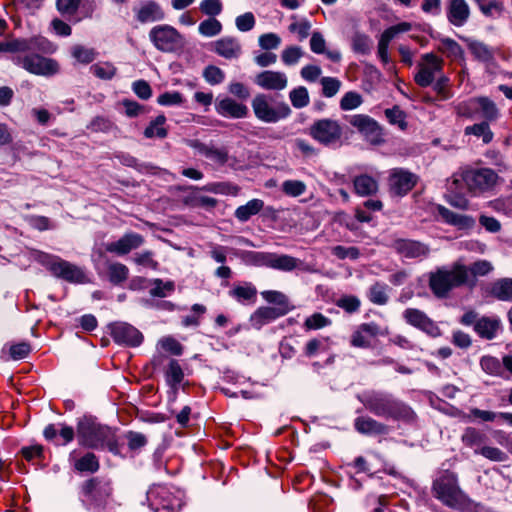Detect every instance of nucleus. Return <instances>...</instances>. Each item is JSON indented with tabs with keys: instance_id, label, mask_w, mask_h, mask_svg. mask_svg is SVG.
<instances>
[{
	"instance_id": "14",
	"label": "nucleus",
	"mask_w": 512,
	"mask_h": 512,
	"mask_svg": "<svg viewBox=\"0 0 512 512\" xmlns=\"http://www.w3.org/2000/svg\"><path fill=\"white\" fill-rule=\"evenodd\" d=\"M347 121L356 128L364 138L373 145L384 142L381 126L371 117L356 114L347 117Z\"/></svg>"
},
{
	"instance_id": "51",
	"label": "nucleus",
	"mask_w": 512,
	"mask_h": 512,
	"mask_svg": "<svg viewBox=\"0 0 512 512\" xmlns=\"http://www.w3.org/2000/svg\"><path fill=\"white\" fill-rule=\"evenodd\" d=\"M388 286L384 283H375L369 289V299L377 305H385L388 302Z\"/></svg>"
},
{
	"instance_id": "15",
	"label": "nucleus",
	"mask_w": 512,
	"mask_h": 512,
	"mask_svg": "<svg viewBox=\"0 0 512 512\" xmlns=\"http://www.w3.org/2000/svg\"><path fill=\"white\" fill-rule=\"evenodd\" d=\"M463 180L467 188L476 193L483 192L494 187L498 180V175L489 168L475 169L466 171Z\"/></svg>"
},
{
	"instance_id": "63",
	"label": "nucleus",
	"mask_w": 512,
	"mask_h": 512,
	"mask_svg": "<svg viewBox=\"0 0 512 512\" xmlns=\"http://www.w3.org/2000/svg\"><path fill=\"white\" fill-rule=\"evenodd\" d=\"M258 44L263 50H274L280 46L281 38L276 33H265L259 36Z\"/></svg>"
},
{
	"instance_id": "19",
	"label": "nucleus",
	"mask_w": 512,
	"mask_h": 512,
	"mask_svg": "<svg viewBox=\"0 0 512 512\" xmlns=\"http://www.w3.org/2000/svg\"><path fill=\"white\" fill-rule=\"evenodd\" d=\"M135 19L141 24L162 21L165 12L161 5L155 0H143L133 7Z\"/></svg>"
},
{
	"instance_id": "2",
	"label": "nucleus",
	"mask_w": 512,
	"mask_h": 512,
	"mask_svg": "<svg viewBox=\"0 0 512 512\" xmlns=\"http://www.w3.org/2000/svg\"><path fill=\"white\" fill-rule=\"evenodd\" d=\"M77 438L80 445L90 449H108L119 454L115 431L92 418L84 417L77 424Z\"/></svg>"
},
{
	"instance_id": "11",
	"label": "nucleus",
	"mask_w": 512,
	"mask_h": 512,
	"mask_svg": "<svg viewBox=\"0 0 512 512\" xmlns=\"http://www.w3.org/2000/svg\"><path fill=\"white\" fill-rule=\"evenodd\" d=\"M149 39L156 49L165 53L176 52L184 46V37L167 24L154 26L149 32Z\"/></svg>"
},
{
	"instance_id": "9",
	"label": "nucleus",
	"mask_w": 512,
	"mask_h": 512,
	"mask_svg": "<svg viewBox=\"0 0 512 512\" xmlns=\"http://www.w3.org/2000/svg\"><path fill=\"white\" fill-rule=\"evenodd\" d=\"M272 98L267 94H257L251 103L255 117L264 123H277L286 119L291 114V109L286 102L271 103Z\"/></svg>"
},
{
	"instance_id": "18",
	"label": "nucleus",
	"mask_w": 512,
	"mask_h": 512,
	"mask_svg": "<svg viewBox=\"0 0 512 512\" xmlns=\"http://www.w3.org/2000/svg\"><path fill=\"white\" fill-rule=\"evenodd\" d=\"M403 318L409 325L422 330L432 337H437L441 334L437 324L419 309H406L403 312Z\"/></svg>"
},
{
	"instance_id": "25",
	"label": "nucleus",
	"mask_w": 512,
	"mask_h": 512,
	"mask_svg": "<svg viewBox=\"0 0 512 512\" xmlns=\"http://www.w3.org/2000/svg\"><path fill=\"white\" fill-rule=\"evenodd\" d=\"M215 109L216 112L223 117L240 119L245 118L248 115L247 106L242 103H238L230 97L217 100Z\"/></svg>"
},
{
	"instance_id": "35",
	"label": "nucleus",
	"mask_w": 512,
	"mask_h": 512,
	"mask_svg": "<svg viewBox=\"0 0 512 512\" xmlns=\"http://www.w3.org/2000/svg\"><path fill=\"white\" fill-rule=\"evenodd\" d=\"M474 329L480 337L493 339L500 329V321L496 318L483 317L476 321Z\"/></svg>"
},
{
	"instance_id": "56",
	"label": "nucleus",
	"mask_w": 512,
	"mask_h": 512,
	"mask_svg": "<svg viewBox=\"0 0 512 512\" xmlns=\"http://www.w3.org/2000/svg\"><path fill=\"white\" fill-rule=\"evenodd\" d=\"M385 116L390 124L398 126L401 130L407 128L406 114L399 106L386 109Z\"/></svg>"
},
{
	"instance_id": "48",
	"label": "nucleus",
	"mask_w": 512,
	"mask_h": 512,
	"mask_svg": "<svg viewBox=\"0 0 512 512\" xmlns=\"http://www.w3.org/2000/svg\"><path fill=\"white\" fill-rule=\"evenodd\" d=\"M464 132L465 135H474L476 137H482L483 142L486 144L489 143L493 138V133L491 132L487 121L467 126Z\"/></svg>"
},
{
	"instance_id": "31",
	"label": "nucleus",
	"mask_w": 512,
	"mask_h": 512,
	"mask_svg": "<svg viewBox=\"0 0 512 512\" xmlns=\"http://www.w3.org/2000/svg\"><path fill=\"white\" fill-rule=\"evenodd\" d=\"M481 368L487 374L500 375L505 368L508 372H512V357L505 356L503 364L495 357L483 356L480 361Z\"/></svg>"
},
{
	"instance_id": "41",
	"label": "nucleus",
	"mask_w": 512,
	"mask_h": 512,
	"mask_svg": "<svg viewBox=\"0 0 512 512\" xmlns=\"http://www.w3.org/2000/svg\"><path fill=\"white\" fill-rule=\"evenodd\" d=\"M74 468L79 472L94 473L99 469V461L95 454L88 452L74 461Z\"/></svg>"
},
{
	"instance_id": "40",
	"label": "nucleus",
	"mask_w": 512,
	"mask_h": 512,
	"mask_svg": "<svg viewBox=\"0 0 512 512\" xmlns=\"http://www.w3.org/2000/svg\"><path fill=\"white\" fill-rule=\"evenodd\" d=\"M165 122H166V117L163 114L158 115L145 128L144 136L148 139H151V138L163 139V138H165L168 134L167 129L164 127Z\"/></svg>"
},
{
	"instance_id": "1",
	"label": "nucleus",
	"mask_w": 512,
	"mask_h": 512,
	"mask_svg": "<svg viewBox=\"0 0 512 512\" xmlns=\"http://www.w3.org/2000/svg\"><path fill=\"white\" fill-rule=\"evenodd\" d=\"M358 398L364 407L375 416L393 420L414 418L413 410L390 392L369 390Z\"/></svg>"
},
{
	"instance_id": "50",
	"label": "nucleus",
	"mask_w": 512,
	"mask_h": 512,
	"mask_svg": "<svg viewBox=\"0 0 512 512\" xmlns=\"http://www.w3.org/2000/svg\"><path fill=\"white\" fill-rule=\"evenodd\" d=\"M289 99L292 106L296 109L304 108L310 102L308 90L304 86H299L291 90L289 93Z\"/></svg>"
},
{
	"instance_id": "34",
	"label": "nucleus",
	"mask_w": 512,
	"mask_h": 512,
	"mask_svg": "<svg viewBox=\"0 0 512 512\" xmlns=\"http://www.w3.org/2000/svg\"><path fill=\"white\" fill-rule=\"evenodd\" d=\"M37 39H13L0 42V52H11L20 54L33 51L36 47Z\"/></svg>"
},
{
	"instance_id": "26",
	"label": "nucleus",
	"mask_w": 512,
	"mask_h": 512,
	"mask_svg": "<svg viewBox=\"0 0 512 512\" xmlns=\"http://www.w3.org/2000/svg\"><path fill=\"white\" fill-rule=\"evenodd\" d=\"M290 308L260 307L250 317L251 325L261 329L264 325L286 315Z\"/></svg>"
},
{
	"instance_id": "62",
	"label": "nucleus",
	"mask_w": 512,
	"mask_h": 512,
	"mask_svg": "<svg viewBox=\"0 0 512 512\" xmlns=\"http://www.w3.org/2000/svg\"><path fill=\"white\" fill-rule=\"evenodd\" d=\"M203 77L211 85H217L224 81L225 73L217 66L209 65L203 71Z\"/></svg>"
},
{
	"instance_id": "49",
	"label": "nucleus",
	"mask_w": 512,
	"mask_h": 512,
	"mask_svg": "<svg viewBox=\"0 0 512 512\" xmlns=\"http://www.w3.org/2000/svg\"><path fill=\"white\" fill-rule=\"evenodd\" d=\"M222 31V24L216 18H207L198 26V32L204 37H214Z\"/></svg>"
},
{
	"instance_id": "24",
	"label": "nucleus",
	"mask_w": 512,
	"mask_h": 512,
	"mask_svg": "<svg viewBox=\"0 0 512 512\" xmlns=\"http://www.w3.org/2000/svg\"><path fill=\"white\" fill-rule=\"evenodd\" d=\"M446 16L453 26H464L470 17L469 4L466 0H447Z\"/></svg>"
},
{
	"instance_id": "37",
	"label": "nucleus",
	"mask_w": 512,
	"mask_h": 512,
	"mask_svg": "<svg viewBox=\"0 0 512 512\" xmlns=\"http://www.w3.org/2000/svg\"><path fill=\"white\" fill-rule=\"evenodd\" d=\"M263 207L264 202L261 199H252L236 209L235 217L241 222H246L252 216L258 214Z\"/></svg>"
},
{
	"instance_id": "30",
	"label": "nucleus",
	"mask_w": 512,
	"mask_h": 512,
	"mask_svg": "<svg viewBox=\"0 0 512 512\" xmlns=\"http://www.w3.org/2000/svg\"><path fill=\"white\" fill-rule=\"evenodd\" d=\"M438 212L446 223L460 230H469L475 225V220L471 216L455 213L444 206H439Z\"/></svg>"
},
{
	"instance_id": "43",
	"label": "nucleus",
	"mask_w": 512,
	"mask_h": 512,
	"mask_svg": "<svg viewBox=\"0 0 512 512\" xmlns=\"http://www.w3.org/2000/svg\"><path fill=\"white\" fill-rule=\"evenodd\" d=\"M118 160L121 164L132 167L141 173H154L156 167L149 163L139 162L135 157L127 153H120L117 155Z\"/></svg>"
},
{
	"instance_id": "12",
	"label": "nucleus",
	"mask_w": 512,
	"mask_h": 512,
	"mask_svg": "<svg viewBox=\"0 0 512 512\" xmlns=\"http://www.w3.org/2000/svg\"><path fill=\"white\" fill-rule=\"evenodd\" d=\"M457 112L467 118H473L480 112L487 122L496 120L499 115L495 103L488 97H474L462 102L457 106Z\"/></svg>"
},
{
	"instance_id": "28",
	"label": "nucleus",
	"mask_w": 512,
	"mask_h": 512,
	"mask_svg": "<svg viewBox=\"0 0 512 512\" xmlns=\"http://www.w3.org/2000/svg\"><path fill=\"white\" fill-rule=\"evenodd\" d=\"M355 429L364 435H384L388 433V427L369 416L357 417L354 421Z\"/></svg>"
},
{
	"instance_id": "5",
	"label": "nucleus",
	"mask_w": 512,
	"mask_h": 512,
	"mask_svg": "<svg viewBox=\"0 0 512 512\" xmlns=\"http://www.w3.org/2000/svg\"><path fill=\"white\" fill-rule=\"evenodd\" d=\"M468 282V267L456 262L442 266L429 274V287L438 298H445L451 290Z\"/></svg>"
},
{
	"instance_id": "60",
	"label": "nucleus",
	"mask_w": 512,
	"mask_h": 512,
	"mask_svg": "<svg viewBox=\"0 0 512 512\" xmlns=\"http://www.w3.org/2000/svg\"><path fill=\"white\" fill-rule=\"evenodd\" d=\"M288 30L291 33L297 34V38L299 41H303L310 34L311 23L307 19H302L301 21H295L289 25Z\"/></svg>"
},
{
	"instance_id": "44",
	"label": "nucleus",
	"mask_w": 512,
	"mask_h": 512,
	"mask_svg": "<svg viewBox=\"0 0 512 512\" xmlns=\"http://www.w3.org/2000/svg\"><path fill=\"white\" fill-rule=\"evenodd\" d=\"M412 29V24L409 22H401L396 25L390 26L383 31L379 41L389 45L390 42L399 34L409 32Z\"/></svg>"
},
{
	"instance_id": "46",
	"label": "nucleus",
	"mask_w": 512,
	"mask_h": 512,
	"mask_svg": "<svg viewBox=\"0 0 512 512\" xmlns=\"http://www.w3.org/2000/svg\"><path fill=\"white\" fill-rule=\"evenodd\" d=\"M372 44L371 38L364 33L355 32L352 36V49L357 54H369L371 52Z\"/></svg>"
},
{
	"instance_id": "4",
	"label": "nucleus",
	"mask_w": 512,
	"mask_h": 512,
	"mask_svg": "<svg viewBox=\"0 0 512 512\" xmlns=\"http://www.w3.org/2000/svg\"><path fill=\"white\" fill-rule=\"evenodd\" d=\"M432 494L450 508L463 511L469 507V500L459 487L457 475L449 470L440 472L434 479Z\"/></svg>"
},
{
	"instance_id": "52",
	"label": "nucleus",
	"mask_w": 512,
	"mask_h": 512,
	"mask_svg": "<svg viewBox=\"0 0 512 512\" xmlns=\"http://www.w3.org/2000/svg\"><path fill=\"white\" fill-rule=\"evenodd\" d=\"M129 270L122 263H112L108 266V277L111 283L118 285L128 278Z\"/></svg>"
},
{
	"instance_id": "29",
	"label": "nucleus",
	"mask_w": 512,
	"mask_h": 512,
	"mask_svg": "<svg viewBox=\"0 0 512 512\" xmlns=\"http://www.w3.org/2000/svg\"><path fill=\"white\" fill-rule=\"evenodd\" d=\"M215 52L225 59H237L242 53L239 41L234 37H223L215 42Z\"/></svg>"
},
{
	"instance_id": "16",
	"label": "nucleus",
	"mask_w": 512,
	"mask_h": 512,
	"mask_svg": "<svg viewBox=\"0 0 512 512\" xmlns=\"http://www.w3.org/2000/svg\"><path fill=\"white\" fill-rule=\"evenodd\" d=\"M391 247L406 259H423L430 254V247L427 244L413 239H395Z\"/></svg>"
},
{
	"instance_id": "59",
	"label": "nucleus",
	"mask_w": 512,
	"mask_h": 512,
	"mask_svg": "<svg viewBox=\"0 0 512 512\" xmlns=\"http://www.w3.org/2000/svg\"><path fill=\"white\" fill-rule=\"evenodd\" d=\"M362 96L354 91L347 92L340 101V108L344 111L356 109L362 104Z\"/></svg>"
},
{
	"instance_id": "27",
	"label": "nucleus",
	"mask_w": 512,
	"mask_h": 512,
	"mask_svg": "<svg viewBox=\"0 0 512 512\" xmlns=\"http://www.w3.org/2000/svg\"><path fill=\"white\" fill-rule=\"evenodd\" d=\"M379 326L374 323H363L351 336V345L358 348H368L371 345L370 338L379 334Z\"/></svg>"
},
{
	"instance_id": "23",
	"label": "nucleus",
	"mask_w": 512,
	"mask_h": 512,
	"mask_svg": "<svg viewBox=\"0 0 512 512\" xmlns=\"http://www.w3.org/2000/svg\"><path fill=\"white\" fill-rule=\"evenodd\" d=\"M187 146L196 150L199 154L214 161L217 164L224 165L228 161V151L226 148H217L212 143L206 144L198 139H186Z\"/></svg>"
},
{
	"instance_id": "22",
	"label": "nucleus",
	"mask_w": 512,
	"mask_h": 512,
	"mask_svg": "<svg viewBox=\"0 0 512 512\" xmlns=\"http://www.w3.org/2000/svg\"><path fill=\"white\" fill-rule=\"evenodd\" d=\"M254 82L264 90L281 91L288 85V79L284 72L265 70L255 76Z\"/></svg>"
},
{
	"instance_id": "64",
	"label": "nucleus",
	"mask_w": 512,
	"mask_h": 512,
	"mask_svg": "<svg viewBox=\"0 0 512 512\" xmlns=\"http://www.w3.org/2000/svg\"><path fill=\"white\" fill-rule=\"evenodd\" d=\"M321 85H322V94L325 97L331 98L338 93V91L341 87V82L337 78H334V77H323L321 79Z\"/></svg>"
},
{
	"instance_id": "36",
	"label": "nucleus",
	"mask_w": 512,
	"mask_h": 512,
	"mask_svg": "<svg viewBox=\"0 0 512 512\" xmlns=\"http://www.w3.org/2000/svg\"><path fill=\"white\" fill-rule=\"evenodd\" d=\"M166 382L173 390L174 394L177 393L180 383L182 382L184 378V372L182 370V367L178 363L177 360L171 359L166 373Z\"/></svg>"
},
{
	"instance_id": "33",
	"label": "nucleus",
	"mask_w": 512,
	"mask_h": 512,
	"mask_svg": "<svg viewBox=\"0 0 512 512\" xmlns=\"http://www.w3.org/2000/svg\"><path fill=\"white\" fill-rule=\"evenodd\" d=\"M487 439L485 433L473 427L466 428L461 436L463 444L472 448L475 454L480 452L481 448L487 443Z\"/></svg>"
},
{
	"instance_id": "8",
	"label": "nucleus",
	"mask_w": 512,
	"mask_h": 512,
	"mask_svg": "<svg viewBox=\"0 0 512 512\" xmlns=\"http://www.w3.org/2000/svg\"><path fill=\"white\" fill-rule=\"evenodd\" d=\"M111 494V482L104 478L94 477L81 485L80 500L88 509H98L107 504Z\"/></svg>"
},
{
	"instance_id": "61",
	"label": "nucleus",
	"mask_w": 512,
	"mask_h": 512,
	"mask_svg": "<svg viewBox=\"0 0 512 512\" xmlns=\"http://www.w3.org/2000/svg\"><path fill=\"white\" fill-rule=\"evenodd\" d=\"M261 296L265 301L276 304V308H290L288 305V298L282 292L267 290L261 292Z\"/></svg>"
},
{
	"instance_id": "17",
	"label": "nucleus",
	"mask_w": 512,
	"mask_h": 512,
	"mask_svg": "<svg viewBox=\"0 0 512 512\" xmlns=\"http://www.w3.org/2000/svg\"><path fill=\"white\" fill-rule=\"evenodd\" d=\"M111 336L115 342L136 347L143 341L142 333L126 322H115L110 325Z\"/></svg>"
},
{
	"instance_id": "53",
	"label": "nucleus",
	"mask_w": 512,
	"mask_h": 512,
	"mask_svg": "<svg viewBox=\"0 0 512 512\" xmlns=\"http://www.w3.org/2000/svg\"><path fill=\"white\" fill-rule=\"evenodd\" d=\"M468 49L474 57L482 62H488L492 58V52L487 45L480 41L471 40L468 42Z\"/></svg>"
},
{
	"instance_id": "32",
	"label": "nucleus",
	"mask_w": 512,
	"mask_h": 512,
	"mask_svg": "<svg viewBox=\"0 0 512 512\" xmlns=\"http://www.w3.org/2000/svg\"><path fill=\"white\" fill-rule=\"evenodd\" d=\"M485 294L506 301L512 296V280L499 279L485 287Z\"/></svg>"
},
{
	"instance_id": "54",
	"label": "nucleus",
	"mask_w": 512,
	"mask_h": 512,
	"mask_svg": "<svg viewBox=\"0 0 512 512\" xmlns=\"http://www.w3.org/2000/svg\"><path fill=\"white\" fill-rule=\"evenodd\" d=\"M306 189V184L300 180H285L281 185L282 192L289 197L301 196Z\"/></svg>"
},
{
	"instance_id": "7",
	"label": "nucleus",
	"mask_w": 512,
	"mask_h": 512,
	"mask_svg": "<svg viewBox=\"0 0 512 512\" xmlns=\"http://www.w3.org/2000/svg\"><path fill=\"white\" fill-rule=\"evenodd\" d=\"M39 43L37 42V48ZM36 49L30 52H23L12 57L15 65L23 68L31 74L43 77H52L59 73V63L52 59L34 53Z\"/></svg>"
},
{
	"instance_id": "42",
	"label": "nucleus",
	"mask_w": 512,
	"mask_h": 512,
	"mask_svg": "<svg viewBox=\"0 0 512 512\" xmlns=\"http://www.w3.org/2000/svg\"><path fill=\"white\" fill-rule=\"evenodd\" d=\"M153 287L149 293L153 297L164 298L171 295L175 291V283L173 281H163L162 279L156 278L151 280Z\"/></svg>"
},
{
	"instance_id": "58",
	"label": "nucleus",
	"mask_w": 512,
	"mask_h": 512,
	"mask_svg": "<svg viewBox=\"0 0 512 512\" xmlns=\"http://www.w3.org/2000/svg\"><path fill=\"white\" fill-rule=\"evenodd\" d=\"M331 324V320L324 316L322 313H314L307 317L304 322V328L306 330H318L327 327Z\"/></svg>"
},
{
	"instance_id": "55",
	"label": "nucleus",
	"mask_w": 512,
	"mask_h": 512,
	"mask_svg": "<svg viewBox=\"0 0 512 512\" xmlns=\"http://www.w3.org/2000/svg\"><path fill=\"white\" fill-rule=\"evenodd\" d=\"M72 56L80 63L89 64L93 62L97 57V52L82 45H75L72 48Z\"/></svg>"
},
{
	"instance_id": "39",
	"label": "nucleus",
	"mask_w": 512,
	"mask_h": 512,
	"mask_svg": "<svg viewBox=\"0 0 512 512\" xmlns=\"http://www.w3.org/2000/svg\"><path fill=\"white\" fill-rule=\"evenodd\" d=\"M229 295L240 303H253L256 299L257 290L251 283L235 286L229 291Z\"/></svg>"
},
{
	"instance_id": "38",
	"label": "nucleus",
	"mask_w": 512,
	"mask_h": 512,
	"mask_svg": "<svg viewBox=\"0 0 512 512\" xmlns=\"http://www.w3.org/2000/svg\"><path fill=\"white\" fill-rule=\"evenodd\" d=\"M355 192L360 196H368L377 192L378 183L369 175H360L354 179Z\"/></svg>"
},
{
	"instance_id": "20",
	"label": "nucleus",
	"mask_w": 512,
	"mask_h": 512,
	"mask_svg": "<svg viewBox=\"0 0 512 512\" xmlns=\"http://www.w3.org/2000/svg\"><path fill=\"white\" fill-rule=\"evenodd\" d=\"M417 177L404 169L392 170L389 177L390 191L398 196L407 194L416 184Z\"/></svg>"
},
{
	"instance_id": "45",
	"label": "nucleus",
	"mask_w": 512,
	"mask_h": 512,
	"mask_svg": "<svg viewBox=\"0 0 512 512\" xmlns=\"http://www.w3.org/2000/svg\"><path fill=\"white\" fill-rule=\"evenodd\" d=\"M90 72L99 79L111 80L117 68L111 62H98L90 66Z\"/></svg>"
},
{
	"instance_id": "57",
	"label": "nucleus",
	"mask_w": 512,
	"mask_h": 512,
	"mask_svg": "<svg viewBox=\"0 0 512 512\" xmlns=\"http://www.w3.org/2000/svg\"><path fill=\"white\" fill-rule=\"evenodd\" d=\"M200 11L209 18H215L223 11L221 0H202L199 5Z\"/></svg>"
},
{
	"instance_id": "21",
	"label": "nucleus",
	"mask_w": 512,
	"mask_h": 512,
	"mask_svg": "<svg viewBox=\"0 0 512 512\" xmlns=\"http://www.w3.org/2000/svg\"><path fill=\"white\" fill-rule=\"evenodd\" d=\"M144 242L142 235L134 232L124 234L117 241L109 242L105 245L107 252L119 256L128 254L130 251L139 248Z\"/></svg>"
},
{
	"instance_id": "47",
	"label": "nucleus",
	"mask_w": 512,
	"mask_h": 512,
	"mask_svg": "<svg viewBox=\"0 0 512 512\" xmlns=\"http://www.w3.org/2000/svg\"><path fill=\"white\" fill-rule=\"evenodd\" d=\"M304 50L297 45H290L285 47L281 52V60L286 66L296 65L304 56Z\"/></svg>"
},
{
	"instance_id": "6",
	"label": "nucleus",
	"mask_w": 512,
	"mask_h": 512,
	"mask_svg": "<svg viewBox=\"0 0 512 512\" xmlns=\"http://www.w3.org/2000/svg\"><path fill=\"white\" fill-rule=\"evenodd\" d=\"M35 260L57 278L71 283H83L85 281V273L80 267L59 256L38 251L35 253Z\"/></svg>"
},
{
	"instance_id": "3",
	"label": "nucleus",
	"mask_w": 512,
	"mask_h": 512,
	"mask_svg": "<svg viewBox=\"0 0 512 512\" xmlns=\"http://www.w3.org/2000/svg\"><path fill=\"white\" fill-rule=\"evenodd\" d=\"M238 256L244 264L249 266L266 267L282 272H291L295 269L309 273L316 272L311 265L287 254L245 250Z\"/></svg>"
},
{
	"instance_id": "10",
	"label": "nucleus",
	"mask_w": 512,
	"mask_h": 512,
	"mask_svg": "<svg viewBox=\"0 0 512 512\" xmlns=\"http://www.w3.org/2000/svg\"><path fill=\"white\" fill-rule=\"evenodd\" d=\"M309 135L321 145L332 147L342 142L343 127L337 120L322 118L311 124Z\"/></svg>"
},
{
	"instance_id": "13",
	"label": "nucleus",
	"mask_w": 512,
	"mask_h": 512,
	"mask_svg": "<svg viewBox=\"0 0 512 512\" xmlns=\"http://www.w3.org/2000/svg\"><path fill=\"white\" fill-rule=\"evenodd\" d=\"M417 68L418 71L414 76L416 84L420 87H428L443 74V60L434 53H426L422 55Z\"/></svg>"
}]
</instances>
